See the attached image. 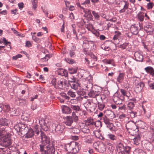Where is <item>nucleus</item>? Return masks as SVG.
I'll list each match as a JSON object with an SVG mask.
<instances>
[{
    "label": "nucleus",
    "instance_id": "obj_1",
    "mask_svg": "<svg viewBox=\"0 0 154 154\" xmlns=\"http://www.w3.org/2000/svg\"><path fill=\"white\" fill-rule=\"evenodd\" d=\"M74 146H76L78 148V150H79V148L80 147V144L76 142H72L70 143H67L66 144L65 148V149L67 151H69L71 150H73V151H75L74 150L76 149L75 147V148H74Z\"/></svg>",
    "mask_w": 154,
    "mask_h": 154
},
{
    "label": "nucleus",
    "instance_id": "obj_2",
    "mask_svg": "<svg viewBox=\"0 0 154 154\" xmlns=\"http://www.w3.org/2000/svg\"><path fill=\"white\" fill-rule=\"evenodd\" d=\"M117 148H119L122 154H129L131 147L128 146H124L123 144L119 143L117 146Z\"/></svg>",
    "mask_w": 154,
    "mask_h": 154
},
{
    "label": "nucleus",
    "instance_id": "obj_3",
    "mask_svg": "<svg viewBox=\"0 0 154 154\" xmlns=\"http://www.w3.org/2000/svg\"><path fill=\"white\" fill-rule=\"evenodd\" d=\"M58 87L60 89H68L69 86V84L65 80L61 79L58 81L57 82Z\"/></svg>",
    "mask_w": 154,
    "mask_h": 154
},
{
    "label": "nucleus",
    "instance_id": "obj_4",
    "mask_svg": "<svg viewBox=\"0 0 154 154\" xmlns=\"http://www.w3.org/2000/svg\"><path fill=\"white\" fill-rule=\"evenodd\" d=\"M145 85L143 82H140L137 84L135 86V91L137 93H140L142 90Z\"/></svg>",
    "mask_w": 154,
    "mask_h": 154
},
{
    "label": "nucleus",
    "instance_id": "obj_5",
    "mask_svg": "<svg viewBox=\"0 0 154 154\" xmlns=\"http://www.w3.org/2000/svg\"><path fill=\"white\" fill-rule=\"evenodd\" d=\"M126 128L134 130L136 127L135 124L132 121H129L126 125Z\"/></svg>",
    "mask_w": 154,
    "mask_h": 154
},
{
    "label": "nucleus",
    "instance_id": "obj_6",
    "mask_svg": "<svg viewBox=\"0 0 154 154\" xmlns=\"http://www.w3.org/2000/svg\"><path fill=\"white\" fill-rule=\"evenodd\" d=\"M91 88L92 90L90 91L88 93V96L90 97L94 98L96 96L99 95L100 94V92L98 91H94V87H93L92 86Z\"/></svg>",
    "mask_w": 154,
    "mask_h": 154
},
{
    "label": "nucleus",
    "instance_id": "obj_7",
    "mask_svg": "<svg viewBox=\"0 0 154 154\" xmlns=\"http://www.w3.org/2000/svg\"><path fill=\"white\" fill-rule=\"evenodd\" d=\"M69 85L71 86L72 88L74 90H76L79 87H80V81L78 79L76 80L74 82L70 83Z\"/></svg>",
    "mask_w": 154,
    "mask_h": 154
},
{
    "label": "nucleus",
    "instance_id": "obj_8",
    "mask_svg": "<svg viewBox=\"0 0 154 154\" xmlns=\"http://www.w3.org/2000/svg\"><path fill=\"white\" fill-rule=\"evenodd\" d=\"M55 131L58 134L60 135H63L65 132L63 127L61 126L60 125H58L56 127Z\"/></svg>",
    "mask_w": 154,
    "mask_h": 154
},
{
    "label": "nucleus",
    "instance_id": "obj_9",
    "mask_svg": "<svg viewBox=\"0 0 154 154\" xmlns=\"http://www.w3.org/2000/svg\"><path fill=\"white\" fill-rule=\"evenodd\" d=\"M134 56L136 60L139 62H142L143 59V56L138 51L135 52Z\"/></svg>",
    "mask_w": 154,
    "mask_h": 154
},
{
    "label": "nucleus",
    "instance_id": "obj_10",
    "mask_svg": "<svg viewBox=\"0 0 154 154\" xmlns=\"http://www.w3.org/2000/svg\"><path fill=\"white\" fill-rule=\"evenodd\" d=\"M62 111L63 113L69 114L71 113L72 112V110L71 109V108L69 107L65 106L63 105L61 107Z\"/></svg>",
    "mask_w": 154,
    "mask_h": 154
},
{
    "label": "nucleus",
    "instance_id": "obj_11",
    "mask_svg": "<svg viewBox=\"0 0 154 154\" xmlns=\"http://www.w3.org/2000/svg\"><path fill=\"white\" fill-rule=\"evenodd\" d=\"M144 69L147 73L149 74L152 77L154 76V69L152 67L148 66L145 68Z\"/></svg>",
    "mask_w": 154,
    "mask_h": 154
},
{
    "label": "nucleus",
    "instance_id": "obj_12",
    "mask_svg": "<svg viewBox=\"0 0 154 154\" xmlns=\"http://www.w3.org/2000/svg\"><path fill=\"white\" fill-rule=\"evenodd\" d=\"M130 30L131 33L135 35H137L139 31L137 26H136L135 25H131Z\"/></svg>",
    "mask_w": 154,
    "mask_h": 154
},
{
    "label": "nucleus",
    "instance_id": "obj_13",
    "mask_svg": "<svg viewBox=\"0 0 154 154\" xmlns=\"http://www.w3.org/2000/svg\"><path fill=\"white\" fill-rule=\"evenodd\" d=\"M85 125L86 126L92 127L94 125V120L91 118H88L85 121Z\"/></svg>",
    "mask_w": 154,
    "mask_h": 154
},
{
    "label": "nucleus",
    "instance_id": "obj_14",
    "mask_svg": "<svg viewBox=\"0 0 154 154\" xmlns=\"http://www.w3.org/2000/svg\"><path fill=\"white\" fill-rule=\"evenodd\" d=\"M73 120L70 116H67L65 118V123L66 125L70 126L73 122Z\"/></svg>",
    "mask_w": 154,
    "mask_h": 154
},
{
    "label": "nucleus",
    "instance_id": "obj_15",
    "mask_svg": "<svg viewBox=\"0 0 154 154\" xmlns=\"http://www.w3.org/2000/svg\"><path fill=\"white\" fill-rule=\"evenodd\" d=\"M115 34L113 37V40L115 41V42L118 44L119 43V38H120L121 33L119 31H115Z\"/></svg>",
    "mask_w": 154,
    "mask_h": 154
},
{
    "label": "nucleus",
    "instance_id": "obj_16",
    "mask_svg": "<svg viewBox=\"0 0 154 154\" xmlns=\"http://www.w3.org/2000/svg\"><path fill=\"white\" fill-rule=\"evenodd\" d=\"M82 137L84 138L85 142L88 143H91L92 142L90 136L89 135L84 136L83 134L81 135Z\"/></svg>",
    "mask_w": 154,
    "mask_h": 154
},
{
    "label": "nucleus",
    "instance_id": "obj_17",
    "mask_svg": "<svg viewBox=\"0 0 154 154\" xmlns=\"http://www.w3.org/2000/svg\"><path fill=\"white\" fill-rule=\"evenodd\" d=\"M113 100L115 103L117 104H121L122 103V99L119 97H114L113 98Z\"/></svg>",
    "mask_w": 154,
    "mask_h": 154
},
{
    "label": "nucleus",
    "instance_id": "obj_18",
    "mask_svg": "<svg viewBox=\"0 0 154 154\" xmlns=\"http://www.w3.org/2000/svg\"><path fill=\"white\" fill-rule=\"evenodd\" d=\"M120 90L123 96H125L128 98H129L130 96V94L129 91L122 89H121Z\"/></svg>",
    "mask_w": 154,
    "mask_h": 154
},
{
    "label": "nucleus",
    "instance_id": "obj_19",
    "mask_svg": "<svg viewBox=\"0 0 154 154\" xmlns=\"http://www.w3.org/2000/svg\"><path fill=\"white\" fill-rule=\"evenodd\" d=\"M15 129L17 130V131L20 132L23 131V130L25 129V126L24 125L21 124H19L18 125L14 127Z\"/></svg>",
    "mask_w": 154,
    "mask_h": 154
},
{
    "label": "nucleus",
    "instance_id": "obj_20",
    "mask_svg": "<svg viewBox=\"0 0 154 154\" xmlns=\"http://www.w3.org/2000/svg\"><path fill=\"white\" fill-rule=\"evenodd\" d=\"M144 30L146 32L149 33L152 32V26L150 23H149L144 27Z\"/></svg>",
    "mask_w": 154,
    "mask_h": 154
},
{
    "label": "nucleus",
    "instance_id": "obj_21",
    "mask_svg": "<svg viewBox=\"0 0 154 154\" xmlns=\"http://www.w3.org/2000/svg\"><path fill=\"white\" fill-rule=\"evenodd\" d=\"M84 12H85V13L86 14H87V15H89V21L94 20H93V17L92 15L91 14V12L90 10L88 9H86L85 10H84Z\"/></svg>",
    "mask_w": 154,
    "mask_h": 154
},
{
    "label": "nucleus",
    "instance_id": "obj_22",
    "mask_svg": "<svg viewBox=\"0 0 154 154\" xmlns=\"http://www.w3.org/2000/svg\"><path fill=\"white\" fill-rule=\"evenodd\" d=\"M34 134L33 130L32 129H29L28 132L26 133L25 135V137L27 138L32 137Z\"/></svg>",
    "mask_w": 154,
    "mask_h": 154
},
{
    "label": "nucleus",
    "instance_id": "obj_23",
    "mask_svg": "<svg viewBox=\"0 0 154 154\" xmlns=\"http://www.w3.org/2000/svg\"><path fill=\"white\" fill-rule=\"evenodd\" d=\"M33 130L34 134L35 133V134H36V135L39 134L40 131H41L40 128H39V126L37 125H36L34 126V128Z\"/></svg>",
    "mask_w": 154,
    "mask_h": 154
},
{
    "label": "nucleus",
    "instance_id": "obj_24",
    "mask_svg": "<svg viewBox=\"0 0 154 154\" xmlns=\"http://www.w3.org/2000/svg\"><path fill=\"white\" fill-rule=\"evenodd\" d=\"M140 134H138L133 139L134 144L136 145H138L140 142Z\"/></svg>",
    "mask_w": 154,
    "mask_h": 154
},
{
    "label": "nucleus",
    "instance_id": "obj_25",
    "mask_svg": "<svg viewBox=\"0 0 154 154\" xmlns=\"http://www.w3.org/2000/svg\"><path fill=\"white\" fill-rule=\"evenodd\" d=\"M124 76L125 75L123 73H120L117 79V81L119 83H121L122 81L124 79Z\"/></svg>",
    "mask_w": 154,
    "mask_h": 154
},
{
    "label": "nucleus",
    "instance_id": "obj_26",
    "mask_svg": "<svg viewBox=\"0 0 154 154\" xmlns=\"http://www.w3.org/2000/svg\"><path fill=\"white\" fill-rule=\"evenodd\" d=\"M78 68L77 67L68 68L69 72L71 74L76 73L77 72Z\"/></svg>",
    "mask_w": 154,
    "mask_h": 154
},
{
    "label": "nucleus",
    "instance_id": "obj_27",
    "mask_svg": "<svg viewBox=\"0 0 154 154\" xmlns=\"http://www.w3.org/2000/svg\"><path fill=\"white\" fill-rule=\"evenodd\" d=\"M71 109L75 111V112H77L78 111H80L81 109L80 107L78 105H71L70 106Z\"/></svg>",
    "mask_w": 154,
    "mask_h": 154
},
{
    "label": "nucleus",
    "instance_id": "obj_28",
    "mask_svg": "<svg viewBox=\"0 0 154 154\" xmlns=\"http://www.w3.org/2000/svg\"><path fill=\"white\" fill-rule=\"evenodd\" d=\"M100 120H101L102 122H103L106 125V124H108V123L110 122L109 119L106 116H103L101 118H100Z\"/></svg>",
    "mask_w": 154,
    "mask_h": 154
},
{
    "label": "nucleus",
    "instance_id": "obj_29",
    "mask_svg": "<svg viewBox=\"0 0 154 154\" xmlns=\"http://www.w3.org/2000/svg\"><path fill=\"white\" fill-rule=\"evenodd\" d=\"M0 125L2 126H7L8 123L7 120L5 118L2 119L0 120Z\"/></svg>",
    "mask_w": 154,
    "mask_h": 154
},
{
    "label": "nucleus",
    "instance_id": "obj_30",
    "mask_svg": "<svg viewBox=\"0 0 154 154\" xmlns=\"http://www.w3.org/2000/svg\"><path fill=\"white\" fill-rule=\"evenodd\" d=\"M81 131L84 134H88L90 133V130L86 126H85L84 127L82 128Z\"/></svg>",
    "mask_w": 154,
    "mask_h": 154
},
{
    "label": "nucleus",
    "instance_id": "obj_31",
    "mask_svg": "<svg viewBox=\"0 0 154 154\" xmlns=\"http://www.w3.org/2000/svg\"><path fill=\"white\" fill-rule=\"evenodd\" d=\"M41 127L42 129L45 131H47L48 130V127L47 126V124L45 122V121H43V125L40 124Z\"/></svg>",
    "mask_w": 154,
    "mask_h": 154
},
{
    "label": "nucleus",
    "instance_id": "obj_32",
    "mask_svg": "<svg viewBox=\"0 0 154 154\" xmlns=\"http://www.w3.org/2000/svg\"><path fill=\"white\" fill-rule=\"evenodd\" d=\"M106 127L111 131H114V125L113 124L110 122L108 123V124H106Z\"/></svg>",
    "mask_w": 154,
    "mask_h": 154
},
{
    "label": "nucleus",
    "instance_id": "obj_33",
    "mask_svg": "<svg viewBox=\"0 0 154 154\" xmlns=\"http://www.w3.org/2000/svg\"><path fill=\"white\" fill-rule=\"evenodd\" d=\"M128 4L127 3H126L124 5L123 8L121 9L119 11L120 13H121L125 12V10L128 9Z\"/></svg>",
    "mask_w": 154,
    "mask_h": 154
},
{
    "label": "nucleus",
    "instance_id": "obj_34",
    "mask_svg": "<svg viewBox=\"0 0 154 154\" xmlns=\"http://www.w3.org/2000/svg\"><path fill=\"white\" fill-rule=\"evenodd\" d=\"M31 2L32 5V8L35 9L37 6L38 1L37 0H31Z\"/></svg>",
    "mask_w": 154,
    "mask_h": 154
},
{
    "label": "nucleus",
    "instance_id": "obj_35",
    "mask_svg": "<svg viewBox=\"0 0 154 154\" xmlns=\"http://www.w3.org/2000/svg\"><path fill=\"white\" fill-rule=\"evenodd\" d=\"M72 118V119L74 120L75 122H77L78 120V116L76 115L75 113L74 112L72 113V116H71Z\"/></svg>",
    "mask_w": 154,
    "mask_h": 154
},
{
    "label": "nucleus",
    "instance_id": "obj_36",
    "mask_svg": "<svg viewBox=\"0 0 154 154\" xmlns=\"http://www.w3.org/2000/svg\"><path fill=\"white\" fill-rule=\"evenodd\" d=\"M94 125L96 127L99 128L102 126L101 122L100 120H98L94 122Z\"/></svg>",
    "mask_w": 154,
    "mask_h": 154
},
{
    "label": "nucleus",
    "instance_id": "obj_37",
    "mask_svg": "<svg viewBox=\"0 0 154 154\" xmlns=\"http://www.w3.org/2000/svg\"><path fill=\"white\" fill-rule=\"evenodd\" d=\"M151 134L152 137L150 139L149 143L150 144L152 145V146L153 145H154V133H151Z\"/></svg>",
    "mask_w": 154,
    "mask_h": 154
},
{
    "label": "nucleus",
    "instance_id": "obj_38",
    "mask_svg": "<svg viewBox=\"0 0 154 154\" xmlns=\"http://www.w3.org/2000/svg\"><path fill=\"white\" fill-rule=\"evenodd\" d=\"M40 132L42 140L43 141H46L47 139V137L46 136L44 132L41 131Z\"/></svg>",
    "mask_w": 154,
    "mask_h": 154
},
{
    "label": "nucleus",
    "instance_id": "obj_39",
    "mask_svg": "<svg viewBox=\"0 0 154 154\" xmlns=\"http://www.w3.org/2000/svg\"><path fill=\"white\" fill-rule=\"evenodd\" d=\"M69 81L68 83V84L69 85L70 83H72L75 81V80H77L78 79L74 76H72L70 77L69 78H68Z\"/></svg>",
    "mask_w": 154,
    "mask_h": 154
},
{
    "label": "nucleus",
    "instance_id": "obj_40",
    "mask_svg": "<svg viewBox=\"0 0 154 154\" xmlns=\"http://www.w3.org/2000/svg\"><path fill=\"white\" fill-rule=\"evenodd\" d=\"M134 104L131 101H128V109L131 110L134 107Z\"/></svg>",
    "mask_w": 154,
    "mask_h": 154
},
{
    "label": "nucleus",
    "instance_id": "obj_41",
    "mask_svg": "<svg viewBox=\"0 0 154 154\" xmlns=\"http://www.w3.org/2000/svg\"><path fill=\"white\" fill-rule=\"evenodd\" d=\"M147 83L151 89H154V82H152L150 81L149 80L147 82Z\"/></svg>",
    "mask_w": 154,
    "mask_h": 154
},
{
    "label": "nucleus",
    "instance_id": "obj_42",
    "mask_svg": "<svg viewBox=\"0 0 154 154\" xmlns=\"http://www.w3.org/2000/svg\"><path fill=\"white\" fill-rule=\"evenodd\" d=\"M65 60L70 64H72L75 63V61L72 59L69 58H65Z\"/></svg>",
    "mask_w": 154,
    "mask_h": 154
},
{
    "label": "nucleus",
    "instance_id": "obj_43",
    "mask_svg": "<svg viewBox=\"0 0 154 154\" xmlns=\"http://www.w3.org/2000/svg\"><path fill=\"white\" fill-rule=\"evenodd\" d=\"M98 106L99 110H102L105 107V105L103 103H98Z\"/></svg>",
    "mask_w": 154,
    "mask_h": 154
},
{
    "label": "nucleus",
    "instance_id": "obj_44",
    "mask_svg": "<svg viewBox=\"0 0 154 154\" xmlns=\"http://www.w3.org/2000/svg\"><path fill=\"white\" fill-rule=\"evenodd\" d=\"M3 109H4L7 112H10L11 108L9 105L8 104L5 105H4V108Z\"/></svg>",
    "mask_w": 154,
    "mask_h": 154
},
{
    "label": "nucleus",
    "instance_id": "obj_45",
    "mask_svg": "<svg viewBox=\"0 0 154 154\" xmlns=\"http://www.w3.org/2000/svg\"><path fill=\"white\" fill-rule=\"evenodd\" d=\"M68 94L71 97L74 98L76 96L75 93L71 91H69L68 92Z\"/></svg>",
    "mask_w": 154,
    "mask_h": 154
},
{
    "label": "nucleus",
    "instance_id": "obj_46",
    "mask_svg": "<svg viewBox=\"0 0 154 154\" xmlns=\"http://www.w3.org/2000/svg\"><path fill=\"white\" fill-rule=\"evenodd\" d=\"M60 95L65 100H69L70 99V97L67 96L66 94L64 93H61Z\"/></svg>",
    "mask_w": 154,
    "mask_h": 154
},
{
    "label": "nucleus",
    "instance_id": "obj_47",
    "mask_svg": "<svg viewBox=\"0 0 154 154\" xmlns=\"http://www.w3.org/2000/svg\"><path fill=\"white\" fill-rule=\"evenodd\" d=\"M108 137L112 140H116V137L114 135L112 134H108L107 135Z\"/></svg>",
    "mask_w": 154,
    "mask_h": 154
},
{
    "label": "nucleus",
    "instance_id": "obj_48",
    "mask_svg": "<svg viewBox=\"0 0 154 154\" xmlns=\"http://www.w3.org/2000/svg\"><path fill=\"white\" fill-rule=\"evenodd\" d=\"M92 14L94 17L95 18L96 20H98L100 17V16L97 13L94 11H92Z\"/></svg>",
    "mask_w": 154,
    "mask_h": 154
},
{
    "label": "nucleus",
    "instance_id": "obj_49",
    "mask_svg": "<svg viewBox=\"0 0 154 154\" xmlns=\"http://www.w3.org/2000/svg\"><path fill=\"white\" fill-rule=\"evenodd\" d=\"M128 45V43H124L123 44L119 45V48L123 49H124L126 48Z\"/></svg>",
    "mask_w": 154,
    "mask_h": 154
},
{
    "label": "nucleus",
    "instance_id": "obj_50",
    "mask_svg": "<svg viewBox=\"0 0 154 154\" xmlns=\"http://www.w3.org/2000/svg\"><path fill=\"white\" fill-rule=\"evenodd\" d=\"M138 18L140 21H142L144 19V16L142 13H140L138 14Z\"/></svg>",
    "mask_w": 154,
    "mask_h": 154
},
{
    "label": "nucleus",
    "instance_id": "obj_51",
    "mask_svg": "<svg viewBox=\"0 0 154 154\" xmlns=\"http://www.w3.org/2000/svg\"><path fill=\"white\" fill-rule=\"evenodd\" d=\"M5 143L7 146L11 145L12 144L11 141L9 138L7 139L5 141Z\"/></svg>",
    "mask_w": 154,
    "mask_h": 154
},
{
    "label": "nucleus",
    "instance_id": "obj_52",
    "mask_svg": "<svg viewBox=\"0 0 154 154\" xmlns=\"http://www.w3.org/2000/svg\"><path fill=\"white\" fill-rule=\"evenodd\" d=\"M119 109L123 112H125L127 110V108L125 105H123V106H119Z\"/></svg>",
    "mask_w": 154,
    "mask_h": 154
},
{
    "label": "nucleus",
    "instance_id": "obj_53",
    "mask_svg": "<svg viewBox=\"0 0 154 154\" xmlns=\"http://www.w3.org/2000/svg\"><path fill=\"white\" fill-rule=\"evenodd\" d=\"M71 131L73 133L77 134L79 132V130L77 128H74L72 129Z\"/></svg>",
    "mask_w": 154,
    "mask_h": 154
},
{
    "label": "nucleus",
    "instance_id": "obj_54",
    "mask_svg": "<svg viewBox=\"0 0 154 154\" xmlns=\"http://www.w3.org/2000/svg\"><path fill=\"white\" fill-rule=\"evenodd\" d=\"M129 112L130 113V116L131 118H134L137 116L136 115L137 112H136L131 111Z\"/></svg>",
    "mask_w": 154,
    "mask_h": 154
},
{
    "label": "nucleus",
    "instance_id": "obj_55",
    "mask_svg": "<svg viewBox=\"0 0 154 154\" xmlns=\"http://www.w3.org/2000/svg\"><path fill=\"white\" fill-rule=\"evenodd\" d=\"M22 56L20 54H18L15 56H14L12 57V59L14 60H17L18 58H21Z\"/></svg>",
    "mask_w": 154,
    "mask_h": 154
},
{
    "label": "nucleus",
    "instance_id": "obj_56",
    "mask_svg": "<svg viewBox=\"0 0 154 154\" xmlns=\"http://www.w3.org/2000/svg\"><path fill=\"white\" fill-rule=\"evenodd\" d=\"M4 130L5 128H0V137H2L4 136Z\"/></svg>",
    "mask_w": 154,
    "mask_h": 154
},
{
    "label": "nucleus",
    "instance_id": "obj_57",
    "mask_svg": "<svg viewBox=\"0 0 154 154\" xmlns=\"http://www.w3.org/2000/svg\"><path fill=\"white\" fill-rule=\"evenodd\" d=\"M41 8L42 10L44 12V13L46 14V16L48 17V13L46 8L45 7H42Z\"/></svg>",
    "mask_w": 154,
    "mask_h": 154
},
{
    "label": "nucleus",
    "instance_id": "obj_58",
    "mask_svg": "<svg viewBox=\"0 0 154 154\" xmlns=\"http://www.w3.org/2000/svg\"><path fill=\"white\" fill-rule=\"evenodd\" d=\"M154 6V4L151 2L147 4V8L148 9H151Z\"/></svg>",
    "mask_w": 154,
    "mask_h": 154
},
{
    "label": "nucleus",
    "instance_id": "obj_59",
    "mask_svg": "<svg viewBox=\"0 0 154 154\" xmlns=\"http://www.w3.org/2000/svg\"><path fill=\"white\" fill-rule=\"evenodd\" d=\"M18 5L19 8L20 9H21L24 7V5L23 2L19 3Z\"/></svg>",
    "mask_w": 154,
    "mask_h": 154
},
{
    "label": "nucleus",
    "instance_id": "obj_60",
    "mask_svg": "<svg viewBox=\"0 0 154 154\" xmlns=\"http://www.w3.org/2000/svg\"><path fill=\"white\" fill-rule=\"evenodd\" d=\"M14 32L17 36H20V35L19 33L16 31L14 28H12L11 29Z\"/></svg>",
    "mask_w": 154,
    "mask_h": 154
},
{
    "label": "nucleus",
    "instance_id": "obj_61",
    "mask_svg": "<svg viewBox=\"0 0 154 154\" xmlns=\"http://www.w3.org/2000/svg\"><path fill=\"white\" fill-rule=\"evenodd\" d=\"M75 52L74 51H69V55H70V57H74L75 56L74 55H75Z\"/></svg>",
    "mask_w": 154,
    "mask_h": 154
},
{
    "label": "nucleus",
    "instance_id": "obj_62",
    "mask_svg": "<svg viewBox=\"0 0 154 154\" xmlns=\"http://www.w3.org/2000/svg\"><path fill=\"white\" fill-rule=\"evenodd\" d=\"M9 112H11L12 114V115L15 114L16 113L15 109V108H12V109H11Z\"/></svg>",
    "mask_w": 154,
    "mask_h": 154
},
{
    "label": "nucleus",
    "instance_id": "obj_63",
    "mask_svg": "<svg viewBox=\"0 0 154 154\" xmlns=\"http://www.w3.org/2000/svg\"><path fill=\"white\" fill-rule=\"evenodd\" d=\"M138 154H146V153L141 149H138Z\"/></svg>",
    "mask_w": 154,
    "mask_h": 154
},
{
    "label": "nucleus",
    "instance_id": "obj_64",
    "mask_svg": "<svg viewBox=\"0 0 154 154\" xmlns=\"http://www.w3.org/2000/svg\"><path fill=\"white\" fill-rule=\"evenodd\" d=\"M106 62L107 64H110L112 63L113 62V60L112 59L107 60H106Z\"/></svg>",
    "mask_w": 154,
    "mask_h": 154
}]
</instances>
